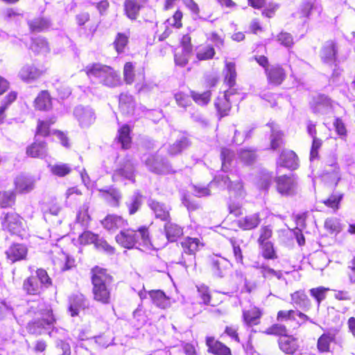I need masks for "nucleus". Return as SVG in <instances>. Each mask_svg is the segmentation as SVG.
<instances>
[{
  "mask_svg": "<svg viewBox=\"0 0 355 355\" xmlns=\"http://www.w3.org/2000/svg\"><path fill=\"white\" fill-rule=\"evenodd\" d=\"M116 242L125 248L134 247L142 251L158 250L165 245V243H158L152 241L148 229L145 226L140 227L137 231L132 229H127L120 232L116 236Z\"/></svg>",
  "mask_w": 355,
  "mask_h": 355,
  "instance_id": "nucleus-1",
  "label": "nucleus"
},
{
  "mask_svg": "<svg viewBox=\"0 0 355 355\" xmlns=\"http://www.w3.org/2000/svg\"><path fill=\"white\" fill-rule=\"evenodd\" d=\"M85 71L94 83H99L107 87H114L120 85L119 74L112 68L99 63L87 65Z\"/></svg>",
  "mask_w": 355,
  "mask_h": 355,
  "instance_id": "nucleus-2",
  "label": "nucleus"
},
{
  "mask_svg": "<svg viewBox=\"0 0 355 355\" xmlns=\"http://www.w3.org/2000/svg\"><path fill=\"white\" fill-rule=\"evenodd\" d=\"M93 294L95 300L103 304L110 302V292L108 286L111 282V277L105 270L95 268L92 270Z\"/></svg>",
  "mask_w": 355,
  "mask_h": 355,
  "instance_id": "nucleus-3",
  "label": "nucleus"
},
{
  "mask_svg": "<svg viewBox=\"0 0 355 355\" xmlns=\"http://www.w3.org/2000/svg\"><path fill=\"white\" fill-rule=\"evenodd\" d=\"M44 306V308H40L39 310L40 317L37 320L28 322L27 330L30 334L41 335L49 333V329L55 324V318L51 308L49 306Z\"/></svg>",
  "mask_w": 355,
  "mask_h": 355,
  "instance_id": "nucleus-4",
  "label": "nucleus"
},
{
  "mask_svg": "<svg viewBox=\"0 0 355 355\" xmlns=\"http://www.w3.org/2000/svg\"><path fill=\"white\" fill-rule=\"evenodd\" d=\"M2 228L10 234L22 236L25 232L23 219L15 212L3 214L1 217Z\"/></svg>",
  "mask_w": 355,
  "mask_h": 355,
  "instance_id": "nucleus-5",
  "label": "nucleus"
},
{
  "mask_svg": "<svg viewBox=\"0 0 355 355\" xmlns=\"http://www.w3.org/2000/svg\"><path fill=\"white\" fill-rule=\"evenodd\" d=\"M322 12V6L317 0H304L300 5L296 16L307 21L315 13L320 15Z\"/></svg>",
  "mask_w": 355,
  "mask_h": 355,
  "instance_id": "nucleus-6",
  "label": "nucleus"
},
{
  "mask_svg": "<svg viewBox=\"0 0 355 355\" xmlns=\"http://www.w3.org/2000/svg\"><path fill=\"white\" fill-rule=\"evenodd\" d=\"M73 115L81 128L89 127L96 120L95 112L89 106H76L73 110Z\"/></svg>",
  "mask_w": 355,
  "mask_h": 355,
  "instance_id": "nucleus-7",
  "label": "nucleus"
},
{
  "mask_svg": "<svg viewBox=\"0 0 355 355\" xmlns=\"http://www.w3.org/2000/svg\"><path fill=\"white\" fill-rule=\"evenodd\" d=\"M277 189L284 196L293 195L297 189V180L294 175H281L276 179Z\"/></svg>",
  "mask_w": 355,
  "mask_h": 355,
  "instance_id": "nucleus-8",
  "label": "nucleus"
},
{
  "mask_svg": "<svg viewBox=\"0 0 355 355\" xmlns=\"http://www.w3.org/2000/svg\"><path fill=\"white\" fill-rule=\"evenodd\" d=\"M338 46L332 40L326 42L322 46L320 51V58L323 63L332 67L336 66Z\"/></svg>",
  "mask_w": 355,
  "mask_h": 355,
  "instance_id": "nucleus-9",
  "label": "nucleus"
},
{
  "mask_svg": "<svg viewBox=\"0 0 355 355\" xmlns=\"http://www.w3.org/2000/svg\"><path fill=\"white\" fill-rule=\"evenodd\" d=\"M148 168L156 173H167L171 171L168 163L157 155H150L144 159Z\"/></svg>",
  "mask_w": 355,
  "mask_h": 355,
  "instance_id": "nucleus-10",
  "label": "nucleus"
},
{
  "mask_svg": "<svg viewBox=\"0 0 355 355\" xmlns=\"http://www.w3.org/2000/svg\"><path fill=\"white\" fill-rule=\"evenodd\" d=\"M277 164L280 166L295 170L298 167V159L293 151L284 150L281 153Z\"/></svg>",
  "mask_w": 355,
  "mask_h": 355,
  "instance_id": "nucleus-11",
  "label": "nucleus"
},
{
  "mask_svg": "<svg viewBox=\"0 0 355 355\" xmlns=\"http://www.w3.org/2000/svg\"><path fill=\"white\" fill-rule=\"evenodd\" d=\"M291 303L297 308L304 311H307L311 306V300L305 293L304 291L300 290L291 295Z\"/></svg>",
  "mask_w": 355,
  "mask_h": 355,
  "instance_id": "nucleus-12",
  "label": "nucleus"
},
{
  "mask_svg": "<svg viewBox=\"0 0 355 355\" xmlns=\"http://www.w3.org/2000/svg\"><path fill=\"white\" fill-rule=\"evenodd\" d=\"M44 71L34 65H24L19 71V76L20 78L26 83H30L40 78Z\"/></svg>",
  "mask_w": 355,
  "mask_h": 355,
  "instance_id": "nucleus-13",
  "label": "nucleus"
},
{
  "mask_svg": "<svg viewBox=\"0 0 355 355\" xmlns=\"http://www.w3.org/2000/svg\"><path fill=\"white\" fill-rule=\"evenodd\" d=\"M266 73L269 83L274 85H280L286 78L284 69L278 65L266 69Z\"/></svg>",
  "mask_w": 355,
  "mask_h": 355,
  "instance_id": "nucleus-14",
  "label": "nucleus"
},
{
  "mask_svg": "<svg viewBox=\"0 0 355 355\" xmlns=\"http://www.w3.org/2000/svg\"><path fill=\"white\" fill-rule=\"evenodd\" d=\"M148 205L153 211L155 217L161 220H167L170 217V208L164 203L150 199Z\"/></svg>",
  "mask_w": 355,
  "mask_h": 355,
  "instance_id": "nucleus-15",
  "label": "nucleus"
},
{
  "mask_svg": "<svg viewBox=\"0 0 355 355\" xmlns=\"http://www.w3.org/2000/svg\"><path fill=\"white\" fill-rule=\"evenodd\" d=\"M7 258L14 263L26 258L27 248L25 245L19 243L12 244L6 252Z\"/></svg>",
  "mask_w": 355,
  "mask_h": 355,
  "instance_id": "nucleus-16",
  "label": "nucleus"
},
{
  "mask_svg": "<svg viewBox=\"0 0 355 355\" xmlns=\"http://www.w3.org/2000/svg\"><path fill=\"white\" fill-rule=\"evenodd\" d=\"M134 164L131 160L128 159L125 161L122 164V166L114 172L113 178L114 180H120L121 178H124L134 181Z\"/></svg>",
  "mask_w": 355,
  "mask_h": 355,
  "instance_id": "nucleus-17",
  "label": "nucleus"
},
{
  "mask_svg": "<svg viewBox=\"0 0 355 355\" xmlns=\"http://www.w3.org/2000/svg\"><path fill=\"white\" fill-rule=\"evenodd\" d=\"M119 109L124 115H134L135 114V102L133 97L126 94H121L119 97Z\"/></svg>",
  "mask_w": 355,
  "mask_h": 355,
  "instance_id": "nucleus-18",
  "label": "nucleus"
},
{
  "mask_svg": "<svg viewBox=\"0 0 355 355\" xmlns=\"http://www.w3.org/2000/svg\"><path fill=\"white\" fill-rule=\"evenodd\" d=\"M35 182L33 178L21 175L16 178L15 184L19 193H28L34 189Z\"/></svg>",
  "mask_w": 355,
  "mask_h": 355,
  "instance_id": "nucleus-19",
  "label": "nucleus"
},
{
  "mask_svg": "<svg viewBox=\"0 0 355 355\" xmlns=\"http://www.w3.org/2000/svg\"><path fill=\"white\" fill-rule=\"evenodd\" d=\"M88 306V302L82 294H77L70 298L69 311L71 316L78 315L80 310Z\"/></svg>",
  "mask_w": 355,
  "mask_h": 355,
  "instance_id": "nucleus-20",
  "label": "nucleus"
},
{
  "mask_svg": "<svg viewBox=\"0 0 355 355\" xmlns=\"http://www.w3.org/2000/svg\"><path fill=\"white\" fill-rule=\"evenodd\" d=\"M208 351L215 355H231V350L222 343L215 340L212 337H208L206 340Z\"/></svg>",
  "mask_w": 355,
  "mask_h": 355,
  "instance_id": "nucleus-21",
  "label": "nucleus"
},
{
  "mask_svg": "<svg viewBox=\"0 0 355 355\" xmlns=\"http://www.w3.org/2000/svg\"><path fill=\"white\" fill-rule=\"evenodd\" d=\"M337 330L322 334L318 340L317 347L320 352H329L330 344L335 340Z\"/></svg>",
  "mask_w": 355,
  "mask_h": 355,
  "instance_id": "nucleus-22",
  "label": "nucleus"
},
{
  "mask_svg": "<svg viewBox=\"0 0 355 355\" xmlns=\"http://www.w3.org/2000/svg\"><path fill=\"white\" fill-rule=\"evenodd\" d=\"M279 346L281 350L289 354H293L298 347L297 340L288 335L279 338Z\"/></svg>",
  "mask_w": 355,
  "mask_h": 355,
  "instance_id": "nucleus-23",
  "label": "nucleus"
},
{
  "mask_svg": "<svg viewBox=\"0 0 355 355\" xmlns=\"http://www.w3.org/2000/svg\"><path fill=\"white\" fill-rule=\"evenodd\" d=\"M103 226L108 230H115L124 227L127 223L121 216L116 215H108L101 222Z\"/></svg>",
  "mask_w": 355,
  "mask_h": 355,
  "instance_id": "nucleus-24",
  "label": "nucleus"
},
{
  "mask_svg": "<svg viewBox=\"0 0 355 355\" xmlns=\"http://www.w3.org/2000/svg\"><path fill=\"white\" fill-rule=\"evenodd\" d=\"M24 290L30 295H37L42 291V284L39 283L36 276H31L24 280Z\"/></svg>",
  "mask_w": 355,
  "mask_h": 355,
  "instance_id": "nucleus-25",
  "label": "nucleus"
},
{
  "mask_svg": "<svg viewBox=\"0 0 355 355\" xmlns=\"http://www.w3.org/2000/svg\"><path fill=\"white\" fill-rule=\"evenodd\" d=\"M238 226L243 230H250L257 227L260 223L258 214L247 216L238 220Z\"/></svg>",
  "mask_w": 355,
  "mask_h": 355,
  "instance_id": "nucleus-26",
  "label": "nucleus"
},
{
  "mask_svg": "<svg viewBox=\"0 0 355 355\" xmlns=\"http://www.w3.org/2000/svg\"><path fill=\"white\" fill-rule=\"evenodd\" d=\"M262 311L257 308L253 307L248 311L243 312V318L245 323L249 326L257 324L259 319L262 315Z\"/></svg>",
  "mask_w": 355,
  "mask_h": 355,
  "instance_id": "nucleus-27",
  "label": "nucleus"
},
{
  "mask_svg": "<svg viewBox=\"0 0 355 355\" xmlns=\"http://www.w3.org/2000/svg\"><path fill=\"white\" fill-rule=\"evenodd\" d=\"M184 253L193 255L202 246V243L196 238H185L181 243Z\"/></svg>",
  "mask_w": 355,
  "mask_h": 355,
  "instance_id": "nucleus-28",
  "label": "nucleus"
},
{
  "mask_svg": "<svg viewBox=\"0 0 355 355\" xmlns=\"http://www.w3.org/2000/svg\"><path fill=\"white\" fill-rule=\"evenodd\" d=\"M53 261L54 264L62 271L69 270L75 266L74 259L64 252L59 253L58 257Z\"/></svg>",
  "mask_w": 355,
  "mask_h": 355,
  "instance_id": "nucleus-29",
  "label": "nucleus"
},
{
  "mask_svg": "<svg viewBox=\"0 0 355 355\" xmlns=\"http://www.w3.org/2000/svg\"><path fill=\"white\" fill-rule=\"evenodd\" d=\"M221 182H223L224 185H227L229 191L233 193L235 196L243 195V184L239 180L233 181L228 176H223Z\"/></svg>",
  "mask_w": 355,
  "mask_h": 355,
  "instance_id": "nucleus-30",
  "label": "nucleus"
},
{
  "mask_svg": "<svg viewBox=\"0 0 355 355\" xmlns=\"http://www.w3.org/2000/svg\"><path fill=\"white\" fill-rule=\"evenodd\" d=\"M26 153L32 157H43L46 154V144L43 141H35L26 149Z\"/></svg>",
  "mask_w": 355,
  "mask_h": 355,
  "instance_id": "nucleus-31",
  "label": "nucleus"
},
{
  "mask_svg": "<svg viewBox=\"0 0 355 355\" xmlns=\"http://www.w3.org/2000/svg\"><path fill=\"white\" fill-rule=\"evenodd\" d=\"M88 203L83 204L78 211L76 222L79 224L83 229H86L91 220V218L88 214Z\"/></svg>",
  "mask_w": 355,
  "mask_h": 355,
  "instance_id": "nucleus-32",
  "label": "nucleus"
},
{
  "mask_svg": "<svg viewBox=\"0 0 355 355\" xmlns=\"http://www.w3.org/2000/svg\"><path fill=\"white\" fill-rule=\"evenodd\" d=\"M223 72L225 73V82L229 87H233L235 85L236 78L235 63L226 62Z\"/></svg>",
  "mask_w": 355,
  "mask_h": 355,
  "instance_id": "nucleus-33",
  "label": "nucleus"
},
{
  "mask_svg": "<svg viewBox=\"0 0 355 355\" xmlns=\"http://www.w3.org/2000/svg\"><path fill=\"white\" fill-rule=\"evenodd\" d=\"M124 11L125 15L131 20L137 18L140 10V6L135 0H125L124 1Z\"/></svg>",
  "mask_w": 355,
  "mask_h": 355,
  "instance_id": "nucleus-34",
  "label": "nucleus"
},
{
  "mask_svg": "<svg viewBox=\"0 0 355 355\" xmlns=\"http://www.w3.org/2000/svg\"><path fill=\"white\" fill-rule=\"evenodd\" d=\"M153 302L158 307L162 309L166 308L169 304V300L164 292L158 291H150L148 293Z\"/></svg>",
  "mask_w": 355,
  "mask_h": 355,
  "instance_id": "nucleus-35",
  "label": "nucleus"
},
{
  "mask_svg": "<svg viewBox=\"0 0 355 355\" xmlns=\"http://www.w3.org/2000/svg\"><path fill=\"white\" fill-rule=\"evenodd\" d=\"M189 145L187 138L181 137L175 143L169 145L167 147V150L169 155H175L180 153L182 150L186 149Z\"/></svg>",
  "mask_w": 355,
  "mask_h": 355,
  "instance_id": "nucleus-36",
  "label": "nucleus"
},
{
  "mask_svg": "<svg viewBox=\"0 0 355 355\" xmlns=\"http://www.w3.org/2000/svg\"><path fill=\"white\" fill-rule=\"evenodd\" d=\"M35 107L40 110H48L51 107V99L49 93L42 91L35 100Z\"/></svg>",
  "mask_w": 355,
  "mask_h": 355,
  "instance_id": "nucleus-37",
  "label": "nucleus"
},
{
  "mask_svg": "<svg viewBox=\"0 0 355 355\" xmlns=\"http://www.w3.org/2000/svg\"><path fill=\"white\" fill-rule=\"evenodd\" d=\"M166 236L168 241L173 242L175 241L177 238L180 236L182 234V229L178 225L167 223L165 226Z\"/></svg>",
  "mask_w": 355,
  "mask_h": 355,
  "instance_id": "nucleus-38",
  "label": "nucleus"
},
{
  "mask_svg": "<svg viewBox=\"0 0 355 355\" xmlns=\"http://www.w3.org/2000/svg\"><path fill=\"white\" fill-rule=\"evenodd\" d=\"M130 128L127 125H123L118 131V141L121 143L123 148H128L130 146Z\"/></svg>",
  "mask_w": 355,
  "mask_h": 355,
  "instance_id": "nucleus-39",
  "label": "nucleus"
},
{
  "mask_svg": "<svg viewBox=\"0 0 355 355\" xmlns=\"http://www.w3.org/2000/svg\"><path fill=\"white\" fill-rule=\"evenodd\" d=\"M232 94V93L230 91L225 92L223 98H218L215 103L216 107L223 116L227 115V112L230 110L229 96Z\"/></svg>",
  "mask_w": 355,
  "mask_h": 355,
  "instance_id": "nucleus-40",
  "label": "nucleus"
},
{
  "mask_svg": "<svg viewBox=\"0 0 355 355\" xmlns=\"http://www.w3.org/2000/svg\"><path fill=\"white\" fill-rule=\"evenodd\" d=\"M31 49L36 53H46L49 51L47 42L41 37L35 38L32 40Z\"/></svg>",
  "mask_w": 355,
  "mask_h": 355,
  "instance_id": "nucleus-41",
  "label": "nucleus"
},
{
  "mask_svg": "<svg viewBox=\"0 0 355 355\" xmlns=\"http://www.w3.org/2000/svg\"><path fill=\"white\" fill-rule=\"evenodd\" d=\"M141 205V196L138 193L135 192L126 202V205L128 207L130 214H135Z\"/></svg>",
  "mask_w": 355,
  "mask_h": 355,
  "instance_id": "nucleus-42",
  "label": "nucleus"
},
{
  "mask_svg": "<svg viewBox=\"0 0 355 355\" xmlns=\"http://www.w3.org/2000/svg\"><path fill=\"white\" fill-rule=\"evenodd\" d=\"M215 55V50L213 46L207 45L200 46L197 49L196 58L199 60H207L211 59Z\"/></svg>",
  "mask_w": 355,
  "mask_h": 355,
  "instance_id": "nucleus-43",
  "label": "nucleus"
},
{
  "mask_svg": "<svg viewBox=\"0 0 355 355\" xmlns=\"http://www.w3.org/2000/svg\"><path fill=\"white\" fill-rule=\"evenodd\" d=\"M327 163L330 168L326 169L325 171L327 173L331 174L333 181H334L335 184H337L340 180V175L339 173V168L336 162V159L334 157H332Z\"/></svg>",
  "mask_w": 355,
  "mask_h": 355,
  "instance_id": "nucleus-44",
  "label": "nucleus"
},
{
  "mask_svg": "<svg viewBox=\"0 0 355 355\" xmlns=\"http://www.w3.org/2000/svg\"><path fill=\"white\" fill-rule=\"evenodd\" d=\"M82 196L81 191L76 187L69 188L65 193L67 205H72L80 200Z\"/></svg>",
  "mask_w": 355,
  "mask_h": 355,
  "instance_id": "nucleus-45",
  "label": "nucleus"
},
{
  "mask_svg": "<svg viewBox=\"0 0 355 355\" xmlns=\"http://www.w3.org/2000/svg\"><path fill=\"white\" fill-rule=\"evenodd\" d=\"M257 268L260 270V273L266 279H272L276 277L277 279H281L283 277V274L280 270H275L266 266H257Z\"/></svg>",
  "mask_w": 355,
  "mask_h": 355,
  "instance_id": "nucleus-46",
  "label": "nucleus"
},
{
  "mask_svg": "<svg viewBox=\"0 0 355 355\" xmlns=\"http://www.w3.org/2000/svg\"><path fill=\"white\" fill-rule=\"evenodd\" d=\"M15 200V195L13 191L0 192V206L1 207H11Z\"/></svg>",
  "mask_w": 355,
  "mask_h": 355,
  "instance_id": "nucleus-47",
  "label": "nucleus"
},
{
  "mask_svg": "<svg viewBox=\"0 0 355 355\" xmlns=\"http://www.w3.org/2000/svg\"><path fill=\"white\" fill-rule=\"evenodd\" d=\"M259 245L261 248V254L265 259H275L277 257L274 250L273 244L271 242L267 241L259 244Z\"/></svg>",
  "mask_w": 355,
  "mask_h": 355,
  "instance_id": "nucleus-48",
  "label": "nucleus"
},
{
  "mask_svg": "<svg viewBox=\"0 0 355 355\" xmlns=\"http://www.w3.org/2000/svg\"><path fill=\"white\" fill-rule=\"evenodd\" d=\"M277 320L281 323H287L291 321H295V310H282L278 311Z\"/></svg>",
  "mask_w": 355,
  "mask_h": 355,
  "instance_id": "nucleus-49",
  "label": "nucleus"
},
{
  "mask_svg": "<svg viewBox=\"0 0 355 355\" xmlns=\"http://www.w3.org/2000/svg\"><path fill=\"white\" fill-rule=\"evenodd\" d=\"M128 42V36L123 33H118L114 42V45L118 53L123 52Z\"/></svg>",
  "mask_w": 355,
  "mask_h": 355,
  "instance_id": "nucleus-50",
  "label": "nucleus"
},
{
  "mask_svg": "<svg viewBox=\"0 0 355 355\" xmlns=\"http://www.w3.org/2000/svg\"><path fill=\"white\" fill-rule=\"evenodd\" d=\"M287 328L283 324H275L264 331L268 335H278L281 336L287 335Z\"/></svg>",
  "mask_w": 355,
  "mask_h": 355,
  "instance_id": "nucleus-51",
  "label": "nucleus"
},
{
  "mask_svg": "<svg viewBox=\"0 0 355 355\" xmlns=\"http://www.w3.org/2000/svg\"><path fill=\"white\" fill-rule=\"evenodd\" d=\"M191 51V48L189 46H185L184 51L179 53L175 54V62L177 65L180 67L185 66L189 61V54Z\"/></svg>",
  "mask_w": 355,
  "mask_h": 355,
  "instance_id": "nucleus-52",
  "label": "nucleus"
},
{
  "mask_svg": "<svg viewBox=\"0 0 355 355\" xmlns=\"http://www.w3.org/2000/svg\"><path fill=\"white\" fill-rule=\"evenodd\" d=\"M272 180V174L269 172H263L259 177L257 184L259 189L267 190Z\"/></svg>",
  "mask_w": 355,
  "mask_h": 355,
  "instance_id": "nucleus-53",
  "label": "nucleus"
},
{
  "mask_svg": "<svg viewBox=\"0 0 355 355\" xmlns=\"http://www.w3.org/2000/svg\"><path fill=\"white\" fill-rule=\"evenodd\" d=\"M30 28L33 31H42L47 28L49 26V21L45 19H35L28 23Z\"/></svg>",
  "mask_w": 355,
  "mask_h": 355,
  "instance_id": "nucleus-54",
  "label": "nucleus"
},
{
  "mask_svg": "<svg viewBox=\"0 0 355 355\" xmlns=\"http://www.w3.org/2000/svg\"><path fill=\"white\" fill-rule=\"evenodd\" d=\"M197 291L198 294V297L201 299V303L209 305L211 301V295L209 288L204 285L197 286Z\"/></svg>",
  "mask_w": 355,
  "mask_h": 355,
  "instance_id": "nucleus-55",
  "label": "nucleus"
},
{
  "mask_svg": "<svg viewBox=\"0 0 355 355\" xmlns=\"http://www.w3.org/2000/svg\"><path fill=\"white\" fill-rule=\"evenodd\" d=\"M54 353L55 355H70L71 347L69 344L63 340L56 341Z\"/></svg>",
  "mask_w": 355,
  "mask_h": 355,
  "instance_id": "nucleus-56",
  "label": "nucleus"
},
{
  "mask_svg": "<svg viewBox=\"0 0 355 355\" xmlns=\"http://www.w3.org/2000/svg\"><path fill=\"white\" fill-rule=\"evenodd\" d=\"M328 290V288L322 286L310 290L311 295L318 302V310L319 309L321 302L325 299L326 293Z\"/></svg>",
  "mask_w": 355,
  "mask_h": 355,
  "instance_id": "nucleus-57",
  "label": "nucleus"
},
{
  "mask_svg": "<svg viewBox=\"0 0 355 355\" xmlns=\"http://www.w3.org/2000/svg\"><path fill=\"white\" fill-rule=\"evenodd\" d=\"M53 174L59 177H63L71 172V168L65 164H55L51 166Z\"/></svg>",
  "mask_w": 355,
  "mask_h": 355,
  "instance_id": "nucleus-58",
  "label": "nucleus"
},
{
  "mask_svg": "<svg viewBox=\"0 0 355 355\" xmlns=\"http://www.w3.org/2000/svg\"><path fill=\"white\" fill-rule=\"evenodd\" d=\"M98 238L97 234H94L92 232L85 231L82 233L78 238V241L82 245H87L90 243L95 244Z\"/></svg>",
  "mask_w": 355,
  "mask_h": 355,
  "instance_id": "nucleus-59",
  "label": "nucleus"
},
{
  "mask_svg": "<svg viewBox=\"0 0 355 355\" xmlns=\"http://www.w3.org/2000/svg\"><path fill=\"white\" fill-rule=\"evenodd\" d=\"M241 161L246 164H252L256 159V154L251 150H241L239 154Z\"/></svg>",
  "mask_w": 355,
  "mask_h": 355,
  "instance_id": "nucleus-60",
  "label": "nucleus"
},
{
  "mask_svg": "<svg viewBox=\"0 0 355 355\" xmlns=\"http://www.w3.org/2000/svg\"><path fill=\"white\" fill-rule=\"evenodd\" d=\"M124 80L127 84H132L134 81V66L132 62H127L123 68Z\"/></svg>",
  "mask_w": 355,
  "mask_h": 355,
  "instance_id": "nucleus-61",
  "label": "nucleus"
},
{
  "mask_svg": "<svg viewBox=\"0 0 355 355\" xmlns=\"http://www.w3.org/2000/svg\"><path fill=\"white\" fill-rule=\"evenodd\" d=\"M220 156L222 159V168L223 171H226L232 162L233 153L227 148H222Z\"/></svg>",
  "mask_w": 355,
  "mask_h": 355,
  "instance_id": "nucleus-62",
  "label": "nucleus"
},
{
  "mask_svg": "<svg viewBox=\"0 0 355 355\" xmlns=\"http://www.w3.org/2000/svg\"><path fill=\"white\" fill-rule=\"evenodd\" d=\"M191 96L193 101L196 103H197L199 105H207L209 103L210 100L211 93L209 91L203 92L202 94L192 92Z\"/></svg>",
  "mask_w": 355,
  "mask_h": 355,
  "instance_id": "nucleus-63",
  "label": "nucleus"
},
{
  "mask_svg": "<svg viewBox=\"0 0 355 355\" xmlns=\"http://www.w3.org/2000/svg\"><path fill=\"white\" fill-rule=\"evenodd\" d=\"M277 41L286 47H291L293 44V38L291 34L286 32H281L277 36Z\"/></svg>",
  "mask_w": 355,
  "mask_h": 355,
  "instance_id": "nucleus-64",
  "label": "nucleus"
}]
</instances>
